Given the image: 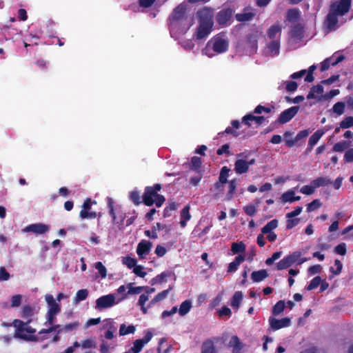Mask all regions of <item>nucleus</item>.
<instances>
[{
    "label": "nucleus",
    "instance_id": "nucleus-1",
    "mask_svg": "<svg viewBox=\"0 0 353 353\" xmlns=\"http://www.w3.org/2000/svg\"><path fill=\"white\" fill-rule=\"evenodd\" d=\"M260 34V32L256 30L248 33L245 37L237 41L236 50L247 55L255 54L258 49V39Z\"/></svg>",
    "mask_w": 353,
    "mask_h": 353
},
{
    "label": "nucleus",
    "instance_id": "nucleus-2",
    "mask_svg": "<svg viewBox=\"0 0 353 353\" xmlns=\"http://www.w3.org/2000/svg\"><path fill=\"white\" fill-rule=\"evenodd\" d=\"M31 322L32 319H28L26 322L19 319L14 320L13 325L16 327L14 337L26 341H39V338L32 334L36 332V330L29 326Z\"/></svg>",
    "mask_w": 353,
    "mask_h": 353
},
{
    "label": "nucleus",
    "instance_id": "nucleus-3",
    "mask_svg": "<svg viewBox=\"0 0 353 353\" xmlns=\"http://www.w3.org/2000/svg\"><path fill=\"white\" fill-rule=\"evenodd\" d=\"M161 188L162 186L159 183L154 184L153 186H147L142 196L143 203L146 206H152L154 204L157 208L162 206L165 199L163 195L158 194V191H160Z\"/></svg>",
    "mask_w": 353,
    "mask_h": 353
},
{
    "label": "nucleus",
    "instance_id": "nucleus-4",
    "mask_svg": "<svg viewBox=\"0 0 353 353\" xmlns=\"http://www.w3.org/2000/svg\"><path fill=\"white\" fill-rule=\"evenodd\" d=\"M301 256L302 252L300 251H295L287 255L276 264V269L277 270H285L290 268L295 263H296L297 265H301L308 260V259L305 257L301 258Z\"/></svg>",
    "mask_w": 353,
    "mask_h": 353
},
{
    "label": "nucleus",
    "instance_id": "nucleus-5",
    "mask_svg": "<svg viewBox=\"0 0 353 353\" xmlns=\"http://www.w3.org/2000/svg\"><path fill=\"white\" fill-rule=\"evenodd\" d=\"M209 12L208 10H203L199 14H201L200 24L197 28L196 37L197 39H203L205 38L211 32L213 26L212 17H203V14L207 15Z\"/></svg>",
    "mask_w": 353,
    "mask_h": 353
},
{
    "label": "nucleus",
    "instance_id": "nucleus-6",
    "mask_svg": "<svg viewBox=\"0 0 353 353\" xmlns=\"http://www.w3.org/2000/svg\"><path fill=\"white\" fill-rule=\"evenodd\" d=\"M186 8L185 6L180 4L177 6L170 15L169 27L171 30L176 29L177 26L182 23L184 21L188 20L185 14Z\"/></svg>",
    "mask_w": 353,
    "mask_h": 353
},
{
    "label": "nucleus",
    "instance_id": "nucleus-7",
    "mask_svg": "<svg viewBox=\"0 0 353 353\" xmlns=\"http://www.w3.org/2000/svg\"><path fill=\"white\" fill-rule=\"evenodd\" d=\"M229 42L227 39L219 34L212 38L207 43L205 50L211 47L216 53L221 54L226 52L228 49Z\"/></svg>",
    "mask_w": 353,
    "mask_h": 353
},
{
    "label": "nucleus",
    "instance_id": "nucleus-8",
    "mask_svg": "<svg viewBox=\"0 0 353 353\" xmlns=\"http://www.w3.org/2000/svg\"><path fill=\"white\" fill-rule=\"evenodd\" d=\"M120 300L116 301L114 294L103 295L98 298L95 301V309L101 311L103 310L110 308L114 305L119 303Z\"/></svg>",
    "mask_w": 353,
    "mask_h": 353
},
{
    "label": "nucleus",
    "instance_id": "nucleus-9",
    "mask_svg": "<svg viewBox=\"0 0 353 353\" xmlns=\"http://www.w3.org/2000/svg\"><path fill=\"white\" fill-rule=\"evenodd\" d=\"M352 6V0H339L331 3L330 10L339 16L347 13Z\"/></svg>",
    "mask_w": 353,
    "mask_h": 353
},
{
    "label": "nucleus",
    "instance_id": "nucleus-10",
    "mask_svg": "<svg viewBox=\"0 0 353 353\" xmlns=\"http://www.w3.org/2000/svg\"><path fill=\"white\" fill-rule=\"evenodd\" d=\"M299 110V106H292L283 111L279 116L275 123L279 124H285L289 122L295 117Z\"/></svg>",
    "mask_w": 353,
    "mask_h": 353
},
{
    "label": "nucleus",
    "instance_id": "nucleus-11",
    "mask_svg": "<svg viewBox=\"0 0 353 353\" xmlns=\"http://www.w3.org/2000/svg\"><path fill=\"white\" fill-rule=\"evenodd\" d=\"M96 204L95 201H92L91 199L87 198L83 205L82 210L79 213V216L82 219H95L97 217V213L95 212H90L92 204Z\"/></svg>",
    "mask_w": 353,
    "mask_h": 353
},
{
    "label": "nucleus",
    "instance_id": "nucleus-12",
    "mask_svg": "<svg viewBox=\"0 0 353 353\" xmlns=\"http://www.w3.org/2000/svg\"><path fill=\"white\" fill-rule=\"evenodd\" d=\"M233 14L232 9L230 8L221 10L216 16V21L220 26H226L232 19Z\"/></svg>",
    "mask_w": 353,
    "mask_h": 353
},
{
    "label": "nucleus",
    "instance_id": "nucleus-13",
    "mask_svg": "<svg viewBox=\"0 0 353 353\" xmlns=\"http://www.w3.org/2000/svg\"><path fill=\"white\" fill-rule=\"evenodd\" d=\"M48 230L49 226L41 223L30 224L23 230L25 232H32L37 235L45 234Z\"/></svg>",
    "mask_w": 353,
    "mask_h": 353
},
{
    "label": "nucleus",
    "instance_id": "nucleus-14",
    "mask_svg": "<svg viewBox=\"0 0 353 353\" xmlns=\"http://www.w3.org/2000/svg\"><path fill=\"white\" fill-rule=\"evenodd\" d=\"M152 242L147 240H141L137 245V253L140 259H143L148 254L152 248Z\"/></svg>",
    "mask_w": 353,
    "mask_h": 353
},
{
    "label": "nucleus",
    "instance_id": "nucleus-15",
    "mask_svg": "<svg viewBox=\"0 0 353 353\" xmlns=\"http://www.w3.org/2000/svg\"><path fill=\"white\" fill-rule=\"evenodd\" d=\"M338 16H339L338 14L330 9L324 22L325 26L330 31L335 30L337 28L339 22Z\"/></svg>",
    "mask_w": 353,
    "mask_h": 353
},
{
    "label": "nucleus",
    "instance_id": "nucleus-16",
    "mask_svg": "<svg viewBox=\"0 0 353 353\" xmlns=\"http://www.w3.org/2000/svg\"><path fill=\"white\" fill-rule=\"evenodd\" d=\"M269 323L273 330H277L290 325L291 320L290 318L285 317L281 319H277L274 317H270Z\"/></svg>",
    "mask_w": 353,
    "mask_h": 353
},
{
    "label": "nucleus",
    "instance_id": "nucleus-17",
    "mask_svg": "<svg viewBox=\"0 0 353 353\" xmlns=\"http://www.w3.org/2000/svg\"><path fill=\"white\" fill-rule=\"evenodd\" d=\"M48 305V313L58 314L61 311V305L57 303L52 294H48L45 296Z\"/></svg>",
    "mask_w": 353,
    "mask_h": 353
},
{
    "label": "nucleus",
    "instance_id": "nucleus-18",
    "mask_svg": "<svg viewBox=\"0 0 353 353\" xmlns=\"http://www.w3.org/2000/svg\"><path fill=\"white\" fill-rule=\"evenodd\" d=\"M255 16V12L250 8H245L243 9L242 13H237L235 15L236 21L239 22H245L250 21Z\"/></svg>",
    "mask_w": 353,
    "mask_h": 353
},
{
    "label": "nucleus",
    "instance_id": "nucleus-19",
    "mask_svg": "<svg viewBox=\"0 0 353 353\" xmlns=\"http://www.w3.org/2000/svg\"><path fill=\"white\" fill-rule=\"evenodd\" d=\"M265 119L263 116H254L252 114H248L243 117L242 123L248 126H250V121H254L257 125H261Z\"/></svg>",
    "mask_w": 353,
    "mask_h": 353
},
{
    "label": "nucleus",
    "instance_id": "nucleus-20",
    "mask_svg": "<svg viewBox=\"0 0 353 353\" xmlns=\"http://www.w3.org/2000/svg\"><path fill=\"white\" fill-rule=\"evenodd\" d=\"M281 27L279 25H272L267 31V35L270 40H276L279 37L281 39Z\"/></svg>",
    "mask_w": 353,
    "mask_h": 353
},
{
    "label": "nucleus",
    "instance_id": "nucleus-21",
    "mask_svg": "<svg viewBox=\"0 0 353 353\" xmlns=\"http://www.w3.org/2000/svg\"><path fill=\"white\" fill-rule=\"evenodd\" d=\"M232 127H228L225 128V131L223 132H219V134L220 136L223 135L224 133L231 134L233 137H237L240 135V133L238 132L236 130L240 128V122L238 120H233L231 121Z\"/></svg>",
    "mask_w": 353,
    "mask_h": 353
},
{
    "label": "nucleus",
    "instance_id": "nucleus-22",
    "mask_svg": "<svg viewBox=\"0 0 353 353\" xmlns=\"http://www.w3.org/2000/svg\"><path fill=\"white\" fill-rule=\"evenodd\" d=\"M228 347H232V353H240L243 345L236 335L232 336L228 343Z\"/></svg>",
    "mask_w": 353,
    "mask_h": 353
},
{
    "label": "nucleus",
    "instance_id": "nucleus-23",
    "mask_svg": "<svg viewBox=\"0 0 353 353\" xmlns=\"http://www.w3.org/2000/svg\"><path fill=\"white\" fill-rule=\"evenodd\" d=\"M309 134L307 130H301L293 139H286L285 145L290 148L293 147L299 141L307 137Z\"/></svg>",
    "mask_w": 353,
    "mask_h": 353
},
{
    "label": "nucleus",
    "instance_id": "nucleus-24",
    "mask_svg": "<svg viewBox=\"0 0 353 353\" xmlns=\"http://www.w3.org/2000/svg\"><path fill=\"white\" fill-rule=\"evenodd\" d=\"M216 347L212 339H209L203 342L201 353H216Z\"/></svg>",
    "mask_w": 353,
    "mask_h": 353
},
{
    "label": "nucleus",
    "instance_id": "nucleus-25",
    "mask_svg": "<svg viewBox=\"0 0 353 353\" xmlns=\"http://www.w3.org/2000/svg\"><path fill=\"white\" fill-rule=\"evenodd\" d=\"M249 170L247 161L244 159H237L234 163V171L236 174H244Z\"/></svg>",
    "mask_w": 353,
    "mask_h": 353
},
{
    "label": "nucleus",
    "instance_id": "nucleus-26",
    "mask_svg": "<svg viewBox=\"0 0 353 353\" xmlns=\"http://www.w3.org/2000/svg\"><path fill=\"white\" fill-rule=\"evenodd\" d=\"M190 209V205H186L181 211L180 225L181 228H185L187 225V221L191 219Z\"/></svg>",
    "mask_w": 353,
    "mask_h": 353
},
{
    "label": "nucleus",
    "instance_id": "nucleus-27",
    "mask_svg": "<svg viewBox=\"0 0 353 353\" xmlns=\"http://www.w3.org/2000/svg\"><path fill=\"white\" fill-rule=\"evenodd\" d=\"M269 275L266 270H260L252 272L251 274V279L254 283H259L265 279Z\"/></svg>",
    "mask_w": 353,
    "mask_h": 353
},
{
    "label": "nucleus",
    "instance_id": "nucleus-28",
    "mask_svg": "<svg viewBox=\"0 0 353 353\" xmlns=\"http://www.w3.org/2000/svg\"><path fill=\"white\" fill-rule=\"evenodd\" d=\"M245 261V257L243 255L239 254L235 257L234 260L230 263L228 267V272H236L240 264Z\"/></svg>",
    "mask_w": 353,
    "mask_h": 353
},
{
    "label": "nucleus",
    "instance_id": "nucleus-29",
    "mask_svg": "<svg viewBox=\"0 0 353 353\" xmlns=\"http://www.w3.org/2000/svg\"><path fill=\"white\" fill-rule=\"evenodd\" d=\"M301 12L298 8H290L287 11L286 19L290 23H295L300 19Z\"/></svg>",
    "mask_w": 353,
    "mask_h": 353
},
{
    "label": "nucleus",
    "instance_id": "nucleus-30",
    "mask_svg": "<svg viewBox=\"0 0 353 353\" xmlns=\"http://www.w3.org/2000/svg\"><path fill=\"white\" fill-rule=\"evenodd\" d=\"M280 38L276 40H271L268 45V49L272 56H276L279 54L280 50Z\"/></svg>",
    "mask_w": 353,
    "mask_h": 353
},
{
    "label": "nucleus",
    "instance_id": "nucleus-31",
    "mask_svg": "<svg viewBox=\"0 0 353 353\" xmlns=\"http://www.w3.org/2000/svg\"><path fill=\"white\" fill-rule=\"evenodd\" d=\"M165 228V225H162L161 223H157L156 225L152 228V230H145L144 234L146 236L151 239H157V230H163Z\"/></svg>",
    "mask_w": 353,
    "mask_h": 353
},
{
    "label": "nucleus",
    "instance_id": "nucleus-32",
    "mask_svg": "<svg viewBox=\"0 0 353 353\" xmlns=\"http://www.w3.org/2000/svg\"><path fill=\"white\" fill-rule=\"evenodd\" d=\"M172 275H174V273L172 272H170V271L163 272L161 274L156 276L155 277H154L150 281V283L152 285H154L157 283H162L166 278L170 277Z\"/></svg>",
    "mask_w": 353,
    "mask_h": 353
},
{
    "label": "nucleus",
    "instance_id": "nucleus-33",
    "mask_svg": "<svg viewBox=\"0 0 353 353\" xmlns=\"http://www.w3.org/2000/svg\"><path fill=\"white\" fill-rule=\"evenodd\" d=\"M303 26L301 23L295 24L292 27L290 37L293 39H300L303 37Z\"/></svg>",
    "mask_w": 353,
    "mask_h": 353
},
{
    "label": "nucleus",
    "instance_id": "nucleus-34",
    "mask_svg": "<svg viewBox=\"0 0 353 353\" xmlns=\"http://www.w3.org/2000/svg\"><path fill=\"white\" fill-rule=\"evenodd\" d=\"M331 183L332 181L327 176H320L311 181V184H312L315 188L325 186Z\"/></svg>",
    "mask_w": 353,
    "mask_h": 353
},
{
    "label": "nucleus",
    "instance_id": "nucleus-35",
    "mask_svg": "<svg viewBox=\"0 0 353 353\" xmlns=\"http://www.w3.org/2000/svg\"><path fill=\"white\" fill-rule=\"evenodd\" d=\"M281 201L283 203H292L296 201H299L301 199L300 196H295L294 192L292 190H289L285 193H283L281 196Z\"/></svg>",
    "mask_w": 353,
    "mask_h": 353
},
{
    "label": "nucleus",
    "instance_id": "nucleus-36",
    "mask_svg": "<svg viewBox=\"0 0 353 353\" xmlns=\"http://www.w3.org/2000/svg\"><path fill=\"white\" fill-rule=\"evenodd\" d=\"M243 299V294L241 291H236L232 299H231V306L233 307V308H235V309H239V307H240V305H241V301Z\"/></svg>",
    "mask_w": 353,
    "mask_h": 353
},
{
    "label": "nucleus",
    "instance_id": "nucleus-37",
    "mask_svg": "<svg viewBox=\"0 0 353 353\" xmlns=\"http://www.w3.org/2000/svg\"><path fill=\"white\" fill-rule=\"evenodd\" d=\"M192 307V302L190 300H185L182 302L179 309V314L180 316H185L187 314Z\"/></svg>",
    "mask_w": 353,
    "mask_h": 353
},
{
    "label": "nucleus",
    "instance_id": "nucleus-38",
    "mask_svg": "<svg viewBox=\"0 0 353 353\" xmlns=\"http://www.w3.org/2000/svg\"><path fill=\"white\" fill-rule=\"evenodd\" d=\"M246 249L245 244L243 242L232 243L231 245V251L234 254L243 253Z\"/></svg>",
    "mask_w": 353,
    "mask_h": 353
},
{
    "label": "nucleus",
    "instance_id": "nucleus-39",
    "mask_svg": "<svg viewBox=\"0 0 353 353\" xmlns=\"http://www.w3.org/2000/svg\"><path fill=\"white\" fill-rule=\"evenodd\" d=\"M278 220L272 219L261 228L263 234H267L272 232L273 230L278 227Z\"/></svg>",
    "mask_w": 353,
    "mask_h": 353
},
{
    "label": "nucleus",
    "instance_id": "nucleus-40",
    "mask_svg": "<svg viewBox=\"0 0 353 353\" xmlns=\"http://www.w3.org/2000/svg\"><path fill=\"white\" fill-rule=\"evenodd\" d=\"M89 292L87 289H81L77 292L76 295L74 298V303H78L87 299Z\"/></svg>",
    "mask_w": 353,
    "mask_h": 353
},
{
    "label": "nucleus",
    "instance_id": "nucleus-41",
    "mask_svg": "<svg viewBox=\"0 0 353 353\" xmlns=\"http://www.w3.org/2000/svg\"><path fill=\"white\" fill-rule=\"evenodd\" d=\"M33 314L34 308L29 305H24L21 311V316L23 319H31Z\"/></svg>",
    "mask_w": 353,
    "mask_h": 353
},
{
    "label": "nucleus",
    "instance_id": "nucleus-42",
    "mask_svg": "<svg viewBox=\"0 0 353 353\" xmlns=\"http://www.w3.org/2000/svg\"><path fill=\"white\" fill-rule=\"evenodd\" d=\"M324 132L322 130H316L309 139L308 143L309 145H312L314 146L319 139L322 137L323 135Z\"/></svg>",
    "mask_w": 353,
    "mask_h": 353
},
{
    "label": "nucleus",
    "instance_id": "nucleus-43",
    "mask_svg": "<svg viewBox=\"0 0 353 353\" xmlns=\"http://www.w3.org/2000/svg\"><path fill=\"white\" fill-rule=\"evenodd\" d=\"M135 327L132 325L126 326L124 323L121 324L119 327V335L124 336L129 334H133L135 332Z\"/></svg>",
    "mask_w": 353,
    "mask_h": 353
},
{
    "label": "nucleus",
    "instance_id": "nucleus-44",
    "mask_svg": "<svg viewBox=\"0 0 353 353\" xmlns=\"http://www.w3.org/2000/svg\"><path fill=\"white\" fill-rule=\"evenodd\" d=\"M323 92V87L322 85L318 84L316 85H314L310 91L309 92L307 98L308 99L316 98L314 93H317L319 94H321Z\"/></svg>",
    "mask_w": 353,
    "mask_h": 353
},
{
    "label": "nucleus",
    "instance_id": "nucleus-45",
    "mask_svg": "<svg viewBox=\"0 0 353 353\" xmlns=\"http://www.w3.org/2000/svg\"><path fill=\"white\" fill-rule=\"evenodd\" d=\"M201 159L198 157H193L191 159V165H190V170H194L199 173H200V168L201 166Z\"/></svg>",
    "mask_w": 353,
    "mask_h": 353
},
{
    "label": "nucleus",
    "instance_id": "nucleus-46",
    "mask_svg": "<svg viewBox=\"0 0 353 353\" xmlns=\"http://www.w3.org/2000/svg\"><path fill=\"white\" fill-rule=\"evenodd\" d=\"M345 103L342 101L336 102L332 107V111L340 116L344 113Z\"/></svg>",
    "mask_w": 353,
    "mask_h": 353
},
{
    "label": "nucleus",
    "instance_id": "nucleus-47",
    "mask_svg": "<svg viewBox=\"0 0 353 353\" xmlns=\"http://www.w3.org/2000/svg\"><path fill=\"white\" fill-rule=\"evenodd\" d=\"M330 60V64L332 66L337 65L339 63L343 61L345 59V56L337 52L333 54L330 57L327 58Z\"/></svg>",
    "mask_w": 353,
    "mask_h": 353
},
{
    "label": "nucleus",
    "instance_id": "nucleus-48",
    "mask_svg": "<svg viewBox=\"0 0 353 353\" xmlns=\"http://www.w3.org/2000/svg\"><path fill=\"white\" fill-rule=\"evenodd\" d=\"M79 326V323L78 321H75L73 323H70L64 325L63 327L58 330V333H61L63 332H68L72 331L77 329Z\"/></svg>",
    "mask_w": 353,
    "mask_h": 353
},
{
    "label": "nucleus",
    "instance_id": "nucleus-49",
    "mask_svg": "<svg viewBox=\"0 0 353 353\" xmlns=\"http://www.w3.org/2000/svg\"><path fill=\"white\" fill-rule=\"evenodd\" d=\"M285 309L284 301H279L272 308V314L274 316L280 314Z\"/></svg>",
    "mask_w": 353,
    "mask_h": 353
},
{
    "label": "nucleus",
    "instance_id": "nucleus-50",
    "mask_svg": "<svg viewBox=\"0 0 353 353\" xmlns=\"http://www.w3.org/2000/svg\"><path fill=\"white\" fill-rule=\"evenodd\" d=\"M108 208L109 209V214L112 219V222L115 223L117 216L114 208V201L110 197H108Z\"/></svg>",
    "mask_w": 353,
    "mask_h": 353
},
{
    "label": "nucleus",
    "instance_id": "nucleus-51",
    "mask_svg": "<svg viewBox=\"0 0 353 353\" xmlns=\"http://www.w3.org/2000/svg\"><path fill=\"white\" fill-rule=\"evenodd\" d=\"M230 170L227 166H223L220 172L219 180L221 183H227L228 182V177L229 176V172Z\"/></svg>",
    "mask_w": 353,
    "mask_h": 353
},
{
    "label": "nucleus",
    "instance_id": "nucleus-52",
    "mask_svg": "<svg viewBox=\"0 0 353 353\" xmlns=\"http://www.w3.org/2000/svg\"><path fill=\"white\" fill-rule=\"evenodd\" d=\"M94 268L98 270L100 276L105 279L107 276V269L101 261H98L94 264Z\"/></svg>",
    "mask_w": 353,
    "mask_h": 353
},
{
    "label": "nucleus",
    "instance_id": "nucleus-53",
    "mask_svg": "<svg viewBox=\"0 0 353 353\" xmlns=\"http://www.w3.org/2000/svg\"><path fill=\"white\" fill-rule=\"evenodd\" d=\"M351 127H353V117L352 116L346 117L340 123V128H342L343 129H347Z\"/></svg>",
    "mask_w": 353,
    "mask_h": 353
},
{
    "label": "nucleus",
    "instance_id": "nucleus-54",
    "mask_svg": "<svg viewBox=\"0 0 353 353\" xmlns=\"http://www.w3.org/2000/svg\"><path fill=\"white\" fill-rule=\"evenodd\" d=\"M123 263L125 264L129 269L134 268L137 265V261L136 259L130 256L123 257L122 259Z\"/></svg>",
    "mask_w": 353,
    "mask_h": 353
},
{
    "label": "nucleus",
    "instance_id": "nucleus-55",
    "mask_svg": "<svg viewBox=\"0 0 353 353\" xmlns=\"http://www.w3.org/2000/svg\"><path fill=\"white\" fill-rule=\"evenodd\" d=\"M145 345L140 339H137L133 343V347L130 348L132 353H139Z\"/></svg>",
    "mask_w": 353,
    "mask_h": 353
},
{
    "label": "nucleus",
    "instance_id": "nucleus-56",
    "mask_svg": "<svg viewBox=\"0 0 353 353\" xmlns=\"http://www.w3.org/2000/svg\"><path fill=\"white\" fill-rule=\"evenodd\" d=\"M274 109V106L271 107H265L262 105H258L254 110V113L255 114H261L263 112L266 113H270L272 112V110Z\"/></svg>",
    "mask_w": 353,
    "mask_h": 353
},
{
    "label": "nucleus",
    "instance_id": "nucleus-57",
    "mask_svg": "<svg viewBox=\"0 0 353 353\" xmlns=\"http://www.w3.org/2000/svg\"><path fill=\"white\" fill-rule=\"evenodd\" d=\"M321 277L317 276H315L310 281V284L306 287V290L310 291L316 288L321 283Z\"/></svg>",
    "mask_w": 353,
    "mask_h": 353
},
{
    "label": "nucleus",
    "instance_id": "nucleus-58",
    "mask_svg": "<svg viewBox=\"0 0 353 353\" xmlns=\"http://www.w3.org/2000/svg\"><path fill=\"white\" fill-rule=\"evenodd\" d=\"M322 203L319 199H314L311 203H308L307 205V211L311 212L315 210L316 209L319 208L321 206Z\"/></svg>",
    "mask_w": 353,
    "mask_h": 353
},
{
    "label": "nucleus",
    "instance_id": "nucleus-59",
    "mask_svg": "<svg viewBox=\"0 0 353 353\" xmlns=\"http://www.w3.org/2000/svg\"><path fill=\"white\" fill-rule=\"evenodd\" d=\"M130 200L134 203V205H138L143 203V200H141L139 192L137 191H132L130 195Z\"/></svg>",
    "mask_w": 353,
    "mask_h": 353
},
{
    "label": "nucleus",
    "instance_id": "nucleus-60",
    "mask_svg": "<svg viewBox=\"0 0 353 353\" xmlns=\"http://www.w3.org/2000/svg\"><path fill=\"white\" fill-rule=\"evenodd\" d=\"M132 283H129L127 287L128 288V294H139L144 290V287L143 286H138V287H133Z\"/></svg>",
    "mask_w": 353,
    "mask_h": 353
},
{
    "label": "nucleus",
    "instance_id": "nucleus-61",
    "mask_svg": "<svg viewBox=\"0 0 353 353\" xmlns=\"http://www.w3.org/2000/svg\"><path fill=\"white\" fill-rule=\"evenodd\" d=\"M348 145L344 141L338 142L335 143L333 146V150L338 152H343L346 148H347Z\"/></svg>",
    "mask_w": 353,
    "mask_h": 353
},
{
    "label": "nucleus",
    "instance_id": "nucleus-62",
    "mask_svg": "<svg viewBox=\"0 0 353 353\" xmlns=\"http://www.w3.org/2000/svg\"><path fill=\"white\" fill-rule=\"evenodd\" d=\"M315 189L316 188L314 187V185L310 183V185H303L301 188L300 192L302 194H304L306 195H311L314 192Z\"/></svg>",
    "mask_w": 353,
    "mask_h": 353
},
{
    "label": "nucleus",
    "instance_id": "nucleus-63",
    "mask_svg": "<svg viewBox=\"0 0 353 353\" xmlns=\"http://www.w3.org/2000/svg\"><path fill=\"white\" fill-rule=\"evenodd\" d=\"M22 296L21 294H16L12 296L11 299V307H17L21 303Z\"/></svg>",
    "mask_w": 353,
    "mask_h": 353
},
{
    "label": "nucleus",
    "instance_id": "nucleus-64",
    "mask_svg": "<svg viewBox=\"0 0 353 353\" xmlns=\"http://www.w3.org/2000/svg\"><path fill=\"white\" fill-rule=\"evenodd\" d=\"M229 190L228 192V197L229 199H230L233 194L234 193L236 188V179H232L229 182Z\"/></svg>",
    "mask_w": 353,
    "mask_h": 353
}]
</instances>
